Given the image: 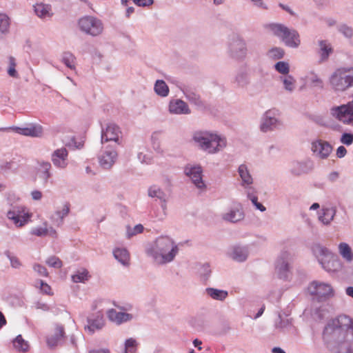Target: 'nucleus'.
<instances>
[{
    "label": "nucleus",
    "instance_id": "1",
    "mask_svg": "<svg viewBox=\"0 0 353 353\" xmlns=\"http://www.w3.org/2000/svg\"><path fill=\"white\" fill-rule=\"evenodd\" d=\"M322 339L334 353H353V319L343 314L330 320L323 330Z\"/></svg>",
    "mask_w": 353,
    "mask_h": 353
},
{
    "label": "nucleus",
    "instance_id": "2",
    "mask_svg": "<svg viewBox=\"0 0 353 353\" xmlns=\"http://www.w3.org/2000/svg\"><path fill=\"white\" fill-rule=\"evenodd\" d=\"M179 251L173 239L160 236L145 248V254L158 265H163L172 262Z\"/></svg>",
    "mask_w": 353,
    "mask_h": 353
},
{
    "label": "nucleus",
    "instance_id": "3",
    "mask_svg": "<svg viewBox=\"0 0 353 353\" xmlns=\"http://www.w3.org/2000/svg\"><path fill=\"white\" fill-rule=\"evenodd\" d=\"M192 139L201 150L211 154L218 153L227 145L225 137L207 130L195 132Z\"/></svg>",
    "mask_w": 353,
    "mask_h": 353
},
{
    "label": "nucleus",
    "instance_id": "4",
    "mask_svg": "<svg viewBox=\"0 0 353 353\" xmlns=\"http://www.w3.org/2000/svg\"><path fill=\"white\" fill-rule=\"evenodd\" d=\"M274 36L278 37L287 47L297 48L301 44L300 35L298 31L289 28L282 23H272L266 25Z\"/></svg>",
    "mask_w": 353,
    "mask_h": 353
},
{
    "label": "nucleus",
    "instance_id": "5",
    "mask_svg": "<svg viewBox=\"0 0 353 353\" xmlns=\"http://www.w3.org/2000/svg\"><path fill=\"white\" fill-rule=\"evenodd\" d=\"M312 252L317 258L322 268L328 272H335L339 269L341 264L337 256L334 255L327 248L321 245H315Z\"/></svg>",
    "mask_w": 353,
    "mask_h": 353
},
{
    "label": "nucleus",
    "instance_id": "6",
    "mask_svg": "<svg viewBox=\"0 0 353 353\" xmlns=\"http://www.w3.org/2000/svg\"><path fill=\"white\" fill-rule=\"evenodd\" d=\"M330 83L336 91H345L353 86V67L337 68L330 77Z\"/></svg>",
    "mask_w": 353,
    "mask_h": 353
},
{
    "label": "nucleus",
    "instance_id": "7",
    "mask_svg": "<svg viewBox=\"0 0 353 353\" xmlns=\"http://www.w3.org/2000/svg\"><path fill=\"white\" fill-rule=\"evenodd\" d=\"M294 254L288 250H282L275 261V272L279 279L289 281L292 278V265Z\"/></svg>",
    "mask_w": 353,
    "mask_h": 353
},
{
    "label": "nucleus",
    "instance_id": "8",
    "mask_svg": "<svg viewBox=\"0 0 353 353\" xmlns=\"http://www.w3.org/2000/svg\"><path fill=\"white\" fill-rule=\"evenodd\" d=\"M18 199L19 198L14 194L8 195L7 201L11 208L7 212V217L12 220L15 225L21 227L28 222L30 215L26 212V208L23 205L14 204V201Z\"/></svg>",
    "mask_w": 353,
    "mask_h": 353
},
{
    "label": "nucleus",
    "instance_id": "9",
    "mask_svg": "<svg viewBox=\"0 0 353 353\" xmlns=\"http://www.w3.org/2000/svg\"><path fill=\"white\" fill-rule=\"evenodd\" d=\"M78 25L81 32L92 37L101 34L104 28L101 19L90 15L81 17L78 21Z\"/></svg>",
    "mask_w": 353,
    "mask_h": 353
},
{
    "label": "nucleus",
    "instance_id": "10",
    "mask_svg": "<svg viewBox=\"0 0 353 353\" xmlns=\"http://www.w3.org/2000/svg\"><path fill=\"white\" fill-rule=\"evenodd\" d=\"M307 290L318 301H326L334 295V291L330 284L318 281H312Z\"/></svg>",
    "mask_w": 353,
    "mask_h": 353
},
{
    "label": "nucleus",
    "instance_id": "11",
    "mask_svg": "<svg viewBox=\"0 0 353 353\" xmlns=\"http://www.w3.org/2000/svg\"><path fill=\"white\" fill-rule=\"evenodd\" d=\"M280 125L279 110L270 109L261 117L259 129L263 132H268L276 130Z\"/></svg>",
    "mask_w": 353,
    "mask_h": 353
},
{
    "label": "nucleus",
    "instance_id": "12",
    "mask_svg": "<svg viewBox=\"0 0 353 353\" xmlns=\"http://www.w3.org/2000/svg\"><path fill=\"white\" fill-rule=\"evenodd\" d=\"M13 130L16 133L33 138L41 137L43 134V128L39 123H30L25 127L12 126L8 128H1L0 131L5 132Z\"/></svg>",
    "mask_w": 353,
    "mask_h": 353
},
{
    "label": "nucleus",
    "instance_id": "13",
    "mask_svg": "<svg viewBox=\"0 0 353 353\" xmlns=\"http://www.w3.org/2000/svg\"><path fill=\"white\" fill-rule=\"evenodd\" d=\"M330 114L345 124H353V103L333 107L330 109Z\"/></svg>",
    "mask_w": 353,
    "mask_h": 353
},
{
    "label": "nucleus",
    "instance_id": "14",
    "mask_svg": "<svg viewBox=\"0 0 353 353\" xmlns=\"http://www.w3.org/2000/svg\"><path fill=\"white\" fill-rule=\"evenodd\" d=\"M184 172L198 189L201 191L206 189V185L203 180V169L201 166L187 165L184 169Z\"/></svg>",
    "mask_w": 353,
    "mask_h": 353
},
{
    "label": "nucleus",
    "instance_id": "15",
    "mask_svg": "<svg viewBox=\"0 0 353 353\" xmlns=\"http://www.w3.org/2000/svg\"><path fill=\"white\" fill-rule=\"evenodd\" d=\"M117 158L116 147L112 145H108L101 154L99 155V162L103 169H110Z\"/></svg>",
    "mask_w": 353,
    "mask_h": 353
},
{
    "label": "nucleus",
    "instance_id": "16",
    "mask_svg": "<svg viewBox=\"0 0 353 353\" xmlns=\"http://www.w3.org/2000/svg\"><path fill=\"white\" fill-rule=\"evenodd\" d=\"M230 56L235 59H243L247 54L246 43L243 39L236 37L229 46Z\"/></svg>",
    "mask_w": 353,
    "mask_h": 353
},
{
    "label": "nucleus",
    "instance_id": "17",
    "mask_svg": "<svg viewBox=\"0 0 353 353\" xmlns=\"http://www.w3.org/2000/svg\"><path fill=\"white\" fill-rule=\"evenodd\" d=\"M314 169V162L310 159L293 161L290 163V172L295 176L307 174Z\"/></svg>",
    "mask_w": 353,
    "mask_h": 353
},
{
    "label": "nucleus",
    "instance_id": "18",
    "mask_svg": "<svg viewBox=\"0 0 353 353\" xmlns=\"http://www.w3.org/2000/svg\"><path fill=\"white\" fill-rule=\"evenodd\" d=\"M311 150L316 157L321 159H325L331 153L332 147L328 142L317 139L312 143Z\"/></svg>",
    "mask_w": 353,
    "mask_h": 353
},
{
    "label": "nucleus",
    "instance_id": "19",
    "mask_svg": "<svg viewBox=\"0 0 353 353\" xmlns=\"http://www.w3.org/2000/svg\"><path fill=\"white\" fill-rule=\"evenodd\" d=\"M121 133L120 129L118 125L114 123H109L105 130H102L101 132V143L105 142L112 141V145L117 146L118 144L119 134Z\"/></svg>",
    "mask_w": 353,
    "mask_h": 353
},
{
    "label": "nucleus",
    "instance_id": "20",
    "mask_svg": "<svg viewBox=\"0 0 353 353\" xmlns=\"http://www.w3.org/2000/svg\"><path fill=\"white\" fill-rule=\"evenodd\" d=\"M68 152L65 148L55 150L52 154L51 160L54 165L60 169L67 167Z\"/></svg>",
    "mask_w": 353,
    "mask_h": 353
},
{
    "label": "nucleus",
    "instance_id": "21",
    "mask_svg": "<svg viewBox=\"0 0 353 353\" xmlns=\"http://www.w3.org/2000/svg\"><path fill=\"white\" fill-rule=\"evenodd\" d=\"M87 322L88 325L85 326V330L91 334L101 330L105 325L103 315L101 312H98L93 316L88 317Z\"/></svg>",
    "mask_w": 353,
    "mask_h": 353
},
{
    "label": "nucleus",
    "instance_id": "22",
    "mask_svg": "<svg viewBox=\"0 0 353 353\" xmlns=\"http://www.w3.org/2000/svg\"><path fill=\"white\" fill-rule=\"evenodd\" d=\"M222 219L230 222L237 223L244 219V213L240 205L230 208L228 212L222 214Z\"/></svg>",
    "mask_w": 353,
    "mask_h": 353
},
{
    "label": "nucleus",
    "instance_id": "23",
    "mask_svg": "<svg viewBox=\"0 0 353 353\" xmlns=\"http://www.w3.org/2000/svg\"><path fill=\"white\" fill-rule=\"evenodd\" d=\"M107 316L110 321L117 325L130 321L133 319L132 314L127 312H117L114 309L108 310L107 311Z\"/></svg>",
    "mask_w": 353,
    "mask_h": 353
},
{
    "label": "nucleus",
    "instance_id": "24",
    "mask_svg": "<svg viewBox=\"0 0 353 353\" xmlns=\"http://www.w3.org/2000/svg\"><path fill=\"white\" fill-rule=\"evenodd\" d=\"M169 112L175 114H188L190 113V110L185 101L174 99L169 103Z\"/></svg>",
    "mask_w": 353,
    "mask_h": 353
},
{
    "label": "nucleus",
    "instance_id": "25",
    "mask_svg": "<svg viewBox=\"0 0 353 353\" xmlns=\"http://www.w3.org/2000/svg\"><path fill=\"white\" fill-rule=\"evenodd\" d=\"M65 337L64 327L61 325H57L55 328L54 334L48 336L46 343L48 347L52 348L61 344Z\"/></svg>",
    "mask_w": 353,
    "mask_h": 353
},
{
    "label": "nucleus",
    "instance_id": "26",
    "mask_svg": "<svg viewBox=\"0 0 353 353\" xmlns=\"http://www.w3.org/2000/svg\"><path fill=\"white\" fill-rule=\"evenodd\" d=\"M69 203H65L61 210H56L50 217L52 223L57 226L61 227L63 224L64 219L68 215L70 208Z\"/></svg>",
    "mask_w": 353,
    "mask_h": 353
},
{
    "label": "nucleus",
    "instance_id": "27",
    "mask_svg": "<svg viewBox=\"0 0 353 353\" xmlns=\"http://www.w3.org/2000/svg\"><path fill=\"white\" fill-rule=\"evenodd\" d=\"M239 175L241 179V185L247 190H252L251 185L253 183V179L245 164H241L238 168Z\"/></svg>",
    "mask_w": 353,
    "mask_h": 353
},
{
    "label": "nucleus",
    "instance_id": "28",
    "mask_svg": "<svg viewBox=\"0 0 353 353\" xmlns=\"http://www.w3.org/2000/svg\"><path fill=\"white\" fill-rule=\"evenodd\" d=\"M249 254L248 246L236 245L232 247L230 252L231 258L237 262L245 261Z\"/></svg>",
    "mask_w": 353,
    "mask_h": 353
},
{
    "label": "nucleus",
    "instance_id": "29",
    "mask_svg": "<svg viewBox=\"0 0 353 353\" xmlns=\"http://www.w3.org/2000/svg\"><path fill=\"white\" fill-rule=\"evenodd\" d=\"M319 50L318 52L320 56V62L326 61L333 52L332 46L327 40L319 41Z\"/></svg>",
    "mask_w": 353,
    "mask_h": 353
},
{
    "label": "nucleus",
    "instance_id": "30",
    "mask_svg": "<svg viewBox=\"0 0 353 353\" xmlns=\"http://www.w3.org/2000/svg\"><path fill=\"white\" fill-rule=\"evenodd\" d=\"M114 258L123 265L127 266L130 263V253L126 248H116L113 250Z\"/></svg>",
    "mask_w": 353,
    "mask_h": 353
},
{
    "label": "nucleus",
    "instance_id": "31",
    "mask_svg": "<svg viewBox=\"0 0 353 353\" xmlns=\"http://www.w3.org/2000/svg\"><path fill=\"white\" fill-rule=\"evenodd\" d=\"M338 248L340 255L345 262L350 263L353 261V252L347 243H340Z\"/></svg>",
    "mask_w": 353,
    "mask_h": 353
},
{
    "label": "nucleus",
    "instance_id": "32",
    "mask_svg": "<svg viewBox=\"0 0 353 353\" xmlns=\"http://www.w3.org/2000/svg\"><path fill=\"white\" fill-rule=\"evenodd\" d=\"M39 177L43 180L45 184L48 182V180L52 176V173L50 172L52 165L50 162L48 161H41L39 163Z\"/></svg>",
    "mask_w": 353,
    "mask_h": 353
},
{
    "label": "nucleus",
    "instance_id": "33",
    "mask_svg": "<svg viewBox=\"0 0 353 353\" xmlns=\"http://www.w3.org/2000/svg\"><path fill=\"white\" fill-rule=\"evenodd\" d=\"M35 14L41 19L50 17L52 15L51 13V6L45 3H37L34 6Z\"/></svg>",
    "mask_w": 353,
    "mask_h": 353
},
{
    "label": "nucleus",
    "instance_id": "34",
    "mask_svg": "<svg viewBox=\"0 0 353 353\" xmlns=\"http://www.w3.org/2000/svg\"><path fill=\"white\" fill-rule=\"evenodd\" d=\"M336 214L335 208H326L322 210V213L319 214V219L324 225H329L333 220Z\"/></svg>",
    "mask_w": 353,
    "mask_h": 353
},
{
    "label": "nucleus",
    "instance_id": "35",
    "mask_svg": "<svg viewBox=\"0 0 353 353\" xmlns=\"http://www.w3.org/2000/svg\"><path fill=\"white\" fill-rule=\"evenodd\" d=\"M148 193L150 197L155 199L156 201H164L165 199L168 197L163 190L156 185L150 186Z\"/></svg>",
    "mask_w": 353,
    "mask_h": 353
},
{
    "label": "nucleus",
    "instance_id": "36",
    "mask_svg": "<svg viewBox=\"0 0 353 353\" xmlns=\"http://www.w3.org/2000/svg\"><path fill=\"white\" fill-rule=\"evenodd\" d=\"M205 292L212 299L217 301H224L228 295L227 291L213 288H206Z\"/></svg>",
    "mask_w": 353,
    "mask_h": 353
},
{
    "label": "nucleus",
    "instance_id": "37",
    "mask_svg": "<svg viewBox=\"0 0 353 353\" xmlns=\"http://www.w3.org/2000/svg\"><path fill=\"white\" fill-rule=\"evenodd\" d=\"M61 62L72 70L76 69V57L70 52L67 51L62 53Z\"/></svg>",
    "mask_w": 353,
    "mask_h": 353
},
{
    "label": "nucleus",
    "instance_id": "38",
    "mask_svg": "<svg viewBox=\"0 0 353 353\" xmlns=\"http://www.w3.org/2000/svg\"><path fill=\"white\" fill-rule=\"evenodd\" d=\"M234 83L239 87H245L250 83V78L248 72L245 70H239L234 79Z\"/></svg>",
    "mask_w": 353,
    "mask_h": 353
},
{
    "label": "nucleus",
    "instance_id": "39",
    "mask_svg": "<svg viewBox=\"0 0 353 353\" xmlns=\"http://www.w3.org/2000/svg\"><path fill=\"white\" fill-rule=\"evenodd\" d=\"M154 89L156 94L162 97H167L169 94V88L163 80H157Z\"/></svg>",
    "mask_w": 353,
    "mask_h": 353
},
{
    "label": "nucleus",
    "instance_id": "40",
    "mask_svg": "<svg viewBox=\"0 0 353 353\" xmlns=\"http://www.w3.org/2000/svg\"><path fill=\"white\" fill-rule=\"evenodd\" d=\"M12 344L16 350L19 352H27L29 349L28 342L25 341L21 334L12 341Z\"/></svg>",
    "mask_w": 353,
    "mask_h": 353
},
{
    "label": "nucleus",
    "instance_id": "41",
    "mask_svg": "<svg viewBox=\"0 0 353 353\" xmlns=\"http://www.w3.org/2000/svg\"><path fill=\"white\" fill-rule=\"evenodd\" d=\"M90 277L88 271L85 268H82L78 270L75 274L72 275V281L74 283H85Z\"/></svg>",
    "mask_w": 353,
    "mask_h": 353
},
{
    "label": "nucleus",
    "instance_id": "42",
    "mask_svg": "<svg viewBox=\"0 0 353 353\" xmlns=\"http://www.w3.org/2000/svg\"><path fill=\"white\" fill-rule=\"evenodd\" d=\"M267 55L270 59L276 60L282 59L285 55V51L282 48L274 47L268 50Z\"/></svg>",
    "mask_w": 353,
    "mask_h": 353
},
{
    "label": "nucleus",
    "instance_id": "43",
    "mask_svg": "<svg viewBox=\"0 0 353 353\" xmlns=\"http://www.w3.org/2000/svg\"><path fill=\"white\" fill-rule=\"evenodd\" d=\"M144 228L141 224H137L134 227L131 228L130 225L126 227V236L128 239L132 238L133 236L141 234L143 232Z\"/></svg>",
    "mask_w": 353,
    "mask_h": 353
},
{
    "label": "nucleus",
    "instance_id": "44",
    "mask_svg": "<svg viewBox=\"0 0 353 353\" xmlns=\"http://www.w3.org/2000/svg\"><path fill=\"white\" fill-rule=\"evenodd\" d=\"M247 196L251 201L252 203L256 208V209L262 212L266 210V208L262 203L258 201V197L253 194L251 192V190H247Z\"/></svg>",
    "mask_w": 353,
    "mask_h": 353
},
{
    "label": "nucleus",
    "instance_id": "45",
    "mask_svg": "<svg viewBox=\"0 0 353 353\" xmlns=\"http://www.w3.org/2000/svg\"><path fill=\"white\" fill-rule=\"evenodd\" d=\"M198 272L201 280L207 281L211 274V269L210 265L208 263H205L200 265Z\"/></svg>",
    "mask_w": 353,
    "mask_h": 353
},
{
    "label": "nucleus",
    "instance_id": "46",
    "mask_svg": "<svg viewBox=\"0 0 353 353\" xmlns=\"http://www.w3.org/2000/svg\"><path fill=\"white\" fill-rule=\"evenodd\" d=\"M183 93L188 100L191 101L192 103L198 105L201 103L200 100V96L196 93L195 92L192 91L190 89H185L183 91Z\"/></svg>",
    "mask_w": 353,
    "mask_h": 353
},
{
    "label": "nucleus",
    "instance_id": "47",
    "mask_svg": "<svg viewBox=\"0 0 353 353\" xmlns=\"http://www.w3.org/2000/svg\"><path fill=\"white\" fill-rule=\"evenodd\" d=\"M306 79L307 81L311 83L312 85L321 88H323L322 80L315 73L311 72L307 76Z\"/></svg>",
    "mask_w": 353,
    "mask_h": 353
},
{
    "label": "nucleus",
    "instance_id": "48",
    "mask_svg": "<svg viewBox=\"0 0 353 353\" xmlns=\"http://www.w3.org/2000/svg\"><path fill=\"white\" fill-rule=\"evenodd\" d=\"M274 69L281 74H288L290 72V65L285 61H278L274 65Z\"/></svg>",
    "mask_w": 353,
    "mask_h": 353
},
{
    "label": "nucleus",
    "instance_id": "49",
    "mask_svg": "<svg viewBox=\"0 0 353 353\" xmlns=\"http://www.w3.org/2000/svg\"><path fill=\"white\" fill-rule=\"evenodd\" d=\"M124 353H134L136 351L137 343L133 338H129L125 341Z\"/></svg>",
    "mask_w": 353,
    "mask_h": 353
},
{
    "label": "nucleus",
    "instance_id": "50",
    "mask_svg": "<svg viewBox=\"0 0 353 353\" xmlns=\"http://www.w3.org/2000/svg\"><path fill=\"white\" fill-rule=\"evenodd\" d=\"M10 19L7 14L1 13L0 14V31L2 33L8 32L10 26Z\"/></svg>",
    "mask_w": 353,
    "mask_h": 353
},
{
    "label": "nucleus",
    "instance_id": "51",
    "mask_svg": "<svg viewBox=\"0 0 353 353\" xmlns=\"http://www.w3.org/2000/svg\"><path fill=\"white\" fill-rule=\"evenodd\" d=\"M284 88L286 90L292 92L294 89L295 80L291 75H287L283 79Z\"/></svg>",
    "mask_w": 353,
    "mask_h": 353
},
{
    "label": "nucleus",
    "instance_id": "52",
    "mask_svg": "<svg viewBox=\"0 0 353 353\" xmlns=\"http://www.w3.org/2000/svg\"><path fill=\"white\" fill-rule=\"evenodd\" d=\"M4 254L10 260V265H11L12 268L18 269L21 266V263L19 259L17 256L12 255L10 251H8V250L4 252Z\"/></svg>",
    "mask_w": 353,
    "mask_h": 353
},
{
    "label": "nucleus",
    "instance_id": "53",
    "mask_svg": "<svg viewBox=\"0 0 353 353\" xmlns=\"http://www.w3.org/2000/svg\"><path fill=\"white\" fill-rule=\"evenodd\" d=\"M338 30L346 38H352L353 36V29L346 24H342L339 26Z\"/></svg>",
    "mask_w": 353,
    "mask_h": 353
},
{
    "label": "nucleus",
    "instance_id": "54",
    "mask_svg": "<svg viewBox=\"0 0 353 353\" xmlns=\"http://www.w3.org/2000/svg\"><path fill=\"white\" fill-rule=\"evenodd\" d=\"M46 263L48 265L54 268H61L63 265L62 261L55 256L49 257Z\"/></svg>",
    "mask_w": 353,
    "mask_h": 353
},
{
    "label": "nucleus",
    "instance_id": "55",
    "mask_svg": "<svg viewBox=\"0 0 353 353\" xmlns=\"http://www.w3.org/2000/svg\"><path fill=\"white\" fill-rule=\"evenodd\" d=\"M30 234L37 236H46L48 234V230L46 227H36L32 229Z\"/></svg>",
    "mask_w": 353,
    "mask_h": 353
},
{
    "label": "nucleus",
    "instance_id": "56",
    "mask_svg": "<svg viewBox=\"0 0 353 353\" xmlns=\"http://www.w3.org/2000/svg\"><path fill=\"white\" fill-rule=\"evenodd\" d=\"M9 68L8 70V74L12 77H16L17 76V72L15 70L16 62L15 59L12 57H9Z\"/></svg>",
    "mask_w": 353,
    "mask_h": 353
},
{
    "label": "nucleus",
    "instance_id": "57",
    "mask_svg": "<svg viewBox=\"0 0 353 353\" xmlns=\"http://www.w3.org/2000/svg\"><path fill=\"white\" fill-rule=\"evenodd\" d=\"M151 140L152 148H154V150L159 153L161 152L162 150L161 148L160 141L158 138V133H153L151 137Z\"/></svg>",
    "mask_w": 353,
    "mask_h": 353
},
{
    "label": "nucleus",
    "instance_id": "58",
    "mask_svg": "<svg viewBox=\"0 0 353 353\" xmlns=\"http://www.w3.org/2000/svg\"><path fill=\"white\" fill-rule=\"evenodd\" d=\"M340 141L346 145H350L353 143V134L350 132H344L341 137Z\"/></svg>",
    "mask_w": 353,
    "mask_h": 353
},
{
    "label": "nucleus",
    "instance_id": "59",
    "mask_svg": "<svg viewBox=\"0 0 353 353\" xmlns=\"http://www.w3.org/2000/svg\"><path fill=\"white\" fill-rule=\"evenodd\" d=\"M39 283H40V289L43 294H47V295H52L53 292H52L51 287L44 282L42 280H39Z\"/></svg>",
    "mask_w": 353,
    "mask_h": 353
},
{
    "label": "nucleus",
    "instance_id": "60",
    "mask_svg": "<svg viewBox=\"0 0 353 353\" xmlns=\"http://www.w3.org/2000/svg\"><path fill=\"white\" fill-rule=\"evenodd\" d=\"M33 270L37 272L40 276H48V272L47 269L41 264L36 263L33 265Z\"/></svg>",
    "mask_w": 353,
    "mask_h": 353
},
{
    "label": "nucleus",
    "instance_id": "61",
    "mask_svg": "<svg viewBox=\"0 0 353 353\" xmlns=\"http://www.w3.org/2000/svg\"><path fill=\"white\" fill-rule=\"evenodd\" d=\"M138 159L141 163H145L146 164H150L152 161L150 157L142 152L138 154Z\"/></svg>",
    "mask_w": 353,
    "mask_h": 353
},
{
    "label": "nucleus",
    "instance_id": "62",
    "mask_svg": "<svg viewBox=\"0 0 353 353\" xmlns=\"http://www.w3.org/2000/svg\"><path fill=\"white\" fill-rule=\"evenodd\" d=\"M135 4L139 6H149L154 2L153 0H133Z\"/></svg>",
    "mask_w": 353,
    "mask_h": 353
},
{
    "label": "nucleus",
    "instance_id": "63",
    "mask_svg": "<svg viewBox=\"0 0 353 353\" xmlns=\"http://www.w3.org/2000/svg\"><path fill=\"white\" fill-rule=\"evenodd\" d=\"M347 150L343 145L339 146L336 150V156L339 158H343L345 156Z\"/></svg>",
    "mask_w": 353,
    "mask_h": 353
},
{
    "label": "nucleus",
    "instance_id": "64",
    "mask_svg": "<svg viewBox=\"0 0 353 353\" xmlns=\"http://www.w3.org/2000/svg\"><path fill=\"white\" fill-rule=\"evenodd\" d=\"M31 196L33 200L39 201L42 198V193L39 190H33L31 192Z\"/></svg>",
    "mask_w": 353,
    "mask_h": 353
}]
</instances>
